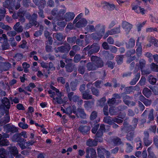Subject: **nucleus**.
<instances>
[{
	"label": "nucleus",
	"instance_id": "8",
	"mask_svg": "<svg viewBox=\"0 0 158 158\" xmlns=\"http://www.w3.org/2000/svg\"><path fill=\"white\" fill-rule=\"evenodd\" d=\"M132 10L137 13H140L143 15L145 13V10L144 9L141 8L139 6L136 5H133L132 7Z\"/></svg>",
	"mask_w": 158,
	"mask_h": 158
},
{
	"label": "nucleus",
	"instance_id": "35",
	"mask_svg": "<svg viewBox=\"0 0 158 158\" xmlns=\"http://www.w3.org/2000/svg\"><path fill=\"white\" fill-rule=\"evenodd\" d=\"M54 36L58 40H61L62 39L63 37L62 35L60 33L53 34Z\"/></svg>",
	"mask_w": 158,
	"mask_h": 158
},
{
	"label": "nucleus",
	"instance_id": "24",
	"mask_svg": "<svg viewBox=\"0 0 158 158\" xmlns=\"http://www.w3.org/2000/svg\"><path fill=\"white\" fill-rule=\"evenodd\" d=\"M10 150L11 153L14 156L16 155L18 153V151L15 146L11 147Z\"/></svg>",
	"mask_w": 158,
	"mask_h": 158
},
{
	"label": "nucleus",
	"instance_id": "22",
	"mask_svg": "<svg viewBox=\"0 0 158 158\" xmlns=\"http://www.w3.org/2000/svg\"><path fill=\"white\" fill-rule=\"evenodd\" d=\"M135 44V40L133 38H131L130 41L127 45V47L128 48H131L133 47Z\"/></svg>",
	"mask_w": 158,
	"mask_h": 158
},
{
	"label": "nucleus",
	"instance_id": "34",
	"mask_svg": "<svg viewBox=\"0 0 158 158\" xmlns=\"http://www.w3.org/2000/svg\"><path fill=\"white\" fill-rule=\"evenodd\" d=\"M151 68L152 70L154 71H158V66L157 65H156L153 63L151 65Z\"/></svg>",
	"mask_w": 158,
	"mask_h": 158
},
{
	"label": "nucleus",
	"instance_id": "47",
	"mask_svg": "<svg viewBox=\"0 0 158 158\" xmlns=\"http://www.w3.org/2000/svg\"><path fill=\"white\" fill-rule=\"evenodd\" d=\"M108 107L107 106H105L103 109V112L105 115H108Z\"/></svg>",
	"mask_w": 158,
	"mask_h": 158
},
{
	"label": "nucleus",
	"instance_id": "45",
	"mask_svg": "<svg viewBox=\"0 0 158 158\" xmlns=\"http://www.w3.org/2000/svg\"><path fill=\"white\" fill-rule=\"evenodd\" d=\"M152 143V141H150L147 139H144V143L146 146H148L150 145Z\"/></svg>",
	"mask_w": 158,
	"mask_h": 158
},
{
	"label": "nucleus",
	"instance_id": "19",
	"mask_svg": "<svg viewBox=\"0 0 158 158\" xmlns=\"http://www.w3.org/2000/svg\"><path fill=\"white\" fill-rule=\"evenodd\" d=\"M68 97L70 100L71 101L72 100L74 102L77 101L78 99V97L77 96H73V93L71 92L68 94Z\"/></svg>",
	"mask_w": 158,
	"mask_h": 158
},
{
	"label": "nucleus",
	"instance_id": "5",
	"mask_svg": "<svg viewBox=\"0 0 158 158\" xmlns=\"http://www.w3.org/2000/svg\"><path fill=\"white\" fill-rule=\"evenodd\" d=\"M97 150L98 156L100 158H104L105 155L106 156V158H109L110 153L104 148L102 147H100Z\"/></svg>",
	"mask_w": 158,
	"mask_h": 158
},
{
	"label": "nucleus",
	"instance_id": "50",
	"mask_svg": "<svg viewBox=\"0 0 158 158\" xmlns=\"http://www.w3.org/2000/svg\"><path fill=\"white\" fill-rule=\"evenodd\" d=\"M114 142L115 144H120L121 142L120 139L118 138H117L114 139Z\"/></svg>",
	"mask_w": 158,
	"mask_h": 158
},
{
	"label": "nucleus",
	"instance_id": "42",
	"mask_svg": "<svg viewBox=\"0 0 158 158\" xmlns=\"http://www.w3.org/2000/svg\"><path fill=\"white\" fill-rule=\"evenodd\" d=\"M134 134L132 132L128 133L127 135V138L128 140H131Z\"/></svg>",
	"mask_w": 158,
	"mask_h": 158
},
{
	"label": "nucleus",
	"instance_id": "33",
	"mask_svg": "<svg viewBox=\"0 0 158 158\" xmlns=\"http://www.w3.org/2000/svg\"><path fill=\"white\" fill-rule=\"evenodd\" d=\"M97 117V113L95 111L93 112L90 116V119L91 120H93L96 118Z\"/></svg>",
	"mask_w": 158,
	"mask_h": 158
},
{
	"label": "nucleus",
	"instance_id": "21",
	"mask_svg": "<svg viewBox=\"0 0 158 158\" xmlns=\"http://www.w3.org/2000/svg\"><path fill=\"white\" fill-rule=\"evenodd\" d=\"M143 93L144 95L148 98L150 96L151 94L150 90L147 88L144 89L143 91Z\"/></svg>",
	"mask_w": 158,
	"mask_h": 158
},
{
	"label": "nucleus",
	"instance_id": "31",
	"mask_svg": "<svg viewBox=\"0 0 158 158\" xmlns=\"http://www.w3.org/2000/svg\"><path fill=\"white\" fill-rule=\"evenodd\" d=\"M148 81L149 82L152 84H154L156 82V79L152 76H149Z\"/></svg>",
	"mask_w": 158,
	"mask_h": 158
},
{
	"label": "nucleus",
	"instance_id": "10",
	"mask_svg": "<svg viewBox=\"0 0 158 158\" xmlns=\"http://www.w3.org/2000/svg\"><path fill=\"white\" fill-rule=\"evenodd\" d=\"M21 136H22L24 138H27V137L26 132L23 131L20 134L14 135L12 137V140L13 141L18 142L19 141V138L21 137Z\"/></svg>",
	"mask_w": 158,
	"mask_h": 158
},
{
	"label": "nucleus",
	"instance_id": "57",
	"mask_svg": "<svg viewBox=\"0 0 158 158\" xmlns=\"http://www.w3.org/2000/svg\"><path fill=\"white\" fill-rule=\"evenodd\" d=\"M57 80L59 82H61L62 84H64L65 82L64 79L63 77H59L57 79Z\"/></svg>",
	"mask_w": 158,
	"mask_h": 158
},
{
	"label": "nucleus",
	"instance_id": "27",
	"mask_svg": "<svg viewBox=\"0 0 158 158\" xmlns=\"http://www.w3.org/2000/svg\"><path fill=\"white\" fill-rule=\"evenodd\" d=\"M118 111V109L113 107H110L109 110L110 114L112 115L115 114Z\"/></svg>",
	"mask_w": 158,
	"mask_h": 158
},
{
	"label": "nucleus",
	"instance_id": "58",
	"mask_svg": "<svg viewBox=\"0 0 158 158\" xmlns=\"http://www.w3.org/2000/svg\"><path fill=\"white\" fill-rule=\"evenodd\" d=\"M156 126H153L149 128V130L153 132H155L156 130Z\"/></svg>",
	"mask_w": 158,
	"mask_h": 158
},
{
	"label": "nucleus",
	"instance_id": "13",
	"mask_svg": "<svg viewBox=\"0 0 158 158\" xmlns=\"http://www.w3.org/2000/svg\"><path fill=\"white\" fill-rule=\"evenodd\" d=\"M57 49L59 51L67 52L70 50V47L68 44H66L64 46L58 47Z\"/></svg>",
	"mask_w": 158,
	"mask_h": 158
},
{
	"label": "nucleus",
	"instance_id": "11",
	"mask_svg": "<svg viewBox=\"0 0 158 158\" xmlns=\"http://www.w3.org/2000/svg\"><path fill=\"white\" fill-rule=\"evenodd\" d=\"M88 23V21L84 18L81 19L76 23V26L78 27H85Z\"/></svg>",
	"mask_w": 158,
	"mask_h": 158
},
{
	"label": "nucleus",
	"instance_id": "29",
	"mask_svg": "<svg viewBox=\"0 0 158 158\" xmlns=\"http://www.w3.org/2000/svg\"><path fill=\"white\" fill-rule=\"evenodd\" d=\"M123 56L122 55L117 56L116 57V61L118 64H120L123 62Z\"/></svg>",
	"mask_w": 158,
	"mask_h": 158
},
{
	"label": "nucleus",
	"instance_id": "9",
	"mask_svg": "<svg viewBox=\"0 0 158 158\" xmlns=\"http://www.w3.org/2000/svg\"><path fill=\"white\" fill-rule=\"evenodd\" d=\"M91 60L92 62H96L98 64V67H101L103 65V63L100 58L96 56H92L91 57Z\"/></svg>",
	"mask_w": 158,
	"mask_h": 158
},
{
	"label": "nucleus",
	"instance_id": "62",
	"mask_svg": "<svg viewBox=\"0 0 158 158\" xmlns=\"http://www.w3.org/2000/svg\"><path fill=\"white\" fill-rule=\"evenodd\" d=\"M85 152L84 150H79L78 151V155L80 156H82L84 155Z\"/></svg>",
	"mask_w": 158,
	"mask_h": 158
},
{
	"label": "nucleus",
	"instance_id": "49",
	"mask_svg": "<svg viewBox=\"0 0 158 158\" xmlns=\"http://www.w3.org/2000/svg\"><path fill=\"white\" fill-rule=\"evenodd\" d=\"M98 127L99 125L98 124L96 125L92 130V132L93 133H95L96 132V131H97Z\"/></svg>",
	"mask_w": 158,
	"mask_h": 158
},
{
	"label": "nucleus",
	"instance_id": "16",
	"mask_svg": "<svg viewBox=\"0 0 158 158\" xmlns=\"http://www.w3.org/2000/svg\"><path fill=\"white\" fill-rule=\"evenodd\" d=\"M86 145L91 147L96 146L97 145V141L95 140L93 141L91 139H89L87 141Z\"/></svg>",
	"mask_w": 158,
	"mask_h": 158
},
{
	"label": "nucleus",
	"instance_id": "25",
	"mask_svg": "<svg viewBox=\"0 0 158 158\" xmlns=\"http://www.w3.org/2000/svg\"><path fill=\"white\" fill-rule=\"evenodd\" d=\"M93 105V103H91L89 101H86L85 102L84 107L86 109L88 110L89 108H90L92 107Z\"/></svg>",
	"mask_w": 158,
	"mask_h": 158
},
{
	"label": "nucleus",
	"instance_id": "60",
	"mask_svg": "<svg viewBox=\"0 0 158 158\" xmlns=\"http://www.w3.org/2000/svg\"><path fill=\"white\" fill-rule=\"evenodd\" d=\"M143 27V25L141 23H138L137 25V27L138 31H140L141 30V28Z\"/></svg>",
	"mask_w": 158,
	"mask_h": 158
},
{
	"label": "nucleus",
	"instance_id": "40",
	"mask_svg": "<svg viewBox=\"0 0 158 158\" xmlns=\"http://www.w3.org/2000/svg\"><path fill=\"white\" fill-rule=\"evenodd\" d=\"M103 120L105 122L108 123L109 124H110L111 123V119L109 117H106L104 118Z\"/></svg>",
	"mask_w": 158,
	"mask_h": 158
},
{
	"label": "nucleus",
	"instance_id": "7",
	"mask_svg": "<svg viewBox=\"0 0 158 158\" xmlns=\"http://www.w3.org/2000/svg\"><path fill=\"white\" fill-rule=\"evenodd\" d=\"M75 17V15L74 13L69 12L66 13L64 15V19L66 22H69L73 19Z\"/></svg>",
	"mask_w": 158,
	"mask_h": 158
},
{
	"label": "nucleus",
	"instance_id": "4",
	"mask_svg": "<svg viewBox=\"0 0 158 158\" xmlns=\"http://www.w3.org/2000/svg\"><path fill=\"white\" fill-rule=\"evenodd\" d=\"M86 151V158H97L96 152L93 148H88Z\"/></svg>",
	"mask_w": 158,
	"mask_h": 158
},
{
	"label": "nucleus",
	"instance_id": "15",
	"mask_svg": "<svg viewBox=\"0 0 158 158\" xmlns=\"http://www.w3.org/2000/svg\"><path fill=\"white\" fill-rule=\"evenodd\" d=\"M139 38L137 40V42L136 43V46H138L137 48L136 49L137 53L138 56H139L141 55L142 47L141 45V44L139 42Z\"/></svg>",
	"mask_w": 158,
	"mask_h": 158
},
{
	"label": "nucleus",
	"instance_id": "43",
	"mask_svg": "<svg viewBox=\"0 0 158 158\" xmlns=\"http://www.w3.org/2000/svg\"><path fill=\"white\" fill-rule=\"evenodd\" d=\"M127 147L126 149V152H131L132 150V147L130 144L128 143H127Z\"/></svg>",
	"mask_w": 158,
	"mask_h": 158
},
{
	"label": "nucleus",
	"instance_id": "3",
	"mask_svg": "<svg viewBox=\"0 0 158 158\" xmlns=\"http://www.w3.org/2000/svg\"><path fill=\"white\" fill-rule=\"evenodd\" d=\"M76 107L73 106L72 107H69L65 110L63 107L61 108V110L63 113L68 114H70L72 112L76 114L78 117H82V116L85 115L84 112V110L81 108H79L76 111Z\"/></svg>",
	"mask_w": 158,
	"mask_h": 158
},
{
	"label": "nucleus",
	"instance_id": "54",
	"mask_svg": "<svg viewBox=\"0 0 158 158\" xmlns=\"http://www.w3.org/2000/svg\"><path fill=\"white\" fill-rule=\"evenodd\" d=\"M107 42L110 44H113L114 43L113 39L111 37H109L107 39Z\"/></svg>",
	"mask_w": 158,
	"mask_h": 158
},
{
	"label": "nucleus",
	"instance_id": "18",
	"mask_svg": "<svg viewBox=\"0 0 158 158\" xmlns=\"http://www.w3.org/2000/svg\"><path fill=\"white\" fill-rule=\"evenodd\" d=\"M20 24L19 22L17 23L14 26V29L17 31L21 32L23 30L22 26H20Z\"/></svg>",
	"mask_w": 158,
	"mask_h": 158
},
{
	"label": "nucleus",
	"instance_id": "52",
	"mask_svg": "<svg viewBox=\"0 0 158 158\" xmlns=\"http://www.w3.org/2000/svg\"><path fill=\"white\" fill-rule=\"evenodd\" d=\"M41 66L44 68H46L48 66V63L42 62L40 63Z\"/></svg>",
	"mask_w": 158,
	"mask_h": 158
},
{
	"label": "nucleus",
	"instance_id": "6",
	"mask_svg": "<svg viewBox=\"0 0 158 158\" xmlns=\"http://www.w3.org/2000/svg\"><path fill=\"white\" fill-rule=\"evenodd\" d=\"M122 27L127 34H128L132 27V25L126 21H123Z\"/></svg>",
	"mask_w": 158,
	"mask_h": 158
},
{
	"label": "nucleus",
	"instance_id": "37",
	"mask_svg": "<svg viewBox=\"0 0 158 158\" xmlns=\"http://www.w3.org/2000/svg\"><path fill=\"white\" fill-rule=\"evenodd\" d=\"M0 27H1L3 29H6L8 30H10L11 28L8 26L7 25H4L1 22H0Z\"/></svg>",
	"mask_w": 158,
	"mask_h": 158
},
{
	"label": "nucleus",
	"instance_id": "41",
	"mask_svg": "<svg viewBox=\"0 0 158 158\" xmlns=\"http://www.w3.org/2000/svg\"><path fill=\"white\" fill-rule=\"evenodd\" d=\"M5 151L4 148H2L0 149V156L3 158L5 156Z\"/></svg>",
	"mask_w": 158,
	"mask_h": 158
},
{
	"label": "nucleus",
	"instance_id": "64",
	"mask_svg": "<svg viewBox=\"0 0 158 158\" xmlns=\"http://www.w3.org/2000/svg\"><path fill=\"white\" fill-rule=\"evenodd\" d=\"M23 66L24 69H27L30 67V65L25 62L23 63Z\"/></svg>",
	"mask_w": 158,
	"mask_h": 158
},
{
	"label": "nucleus",
	"instance_id": "59",
	"mask_svg": "<svg viewBox=\"0 0 158 158\" xmlns=\"http://www.w3.org/2000/svg\"><path fill=\"white\" fill-rule=\"evenodd\" d=\"M66 68L67 71L68 72H71L72 71V67L69 65H66Z\"/></svg>",
	"mask_w": 158,
	"mask_h": 158
},
{
	"label": "nucleus",
	"instance_id": "46",
	"mask_svg": "<svg viewBox=\"0 0 158 158\" xmlns=\"http://www.w3.org/2000/svg\"><path fill=\"white\" fill-rule=\"evenodd\" d=\"M146 56L149 58V61L151 62L152 60V54L148 52L146 54Z\"/></svg>",
	"mask_w": 158,
	"mask_h": 158
},
{
	"label": "nucleus",
	"instance_id": "20",
	"mask_svg": "<svg viewBox=\"0 0 158 158\" xmlns=\"http://www.w3.org/2000/svg\"><path fill=\"white\" fill-rule=\"evenodd\" d=\"M120 32V27H119L112 29L109 32V34L110 35H113L115 34L119 33Z\"/></svg>",
	"mask_w": 158,
	"mask_h": 158
},
{
	"label": "nucleus",
	"instance_id": "14",
	"mask_svg": "<svg viewBox=\"0 0 158 158\" xmlns=\"http://www.w3.org/2000/svg\"><path fill=\"white\" fill-rule=\"evenodd\" d=\"M120 96L117 94H114L113 95V98L111 99H109L108 101V103L110 106L115 103V99L120 98Z\"/></svg>",
	"mask_w": 158,
	"mask_h": 158
},
{
	"label": "nucleus",
	"instance_id": "2",
	"mask_svg": "<svg viewBox=\"0 0 158 158\" xmlns=\"http://www.w3.org/2000/svg\"><path fill=\"white\" fill-rule=\"evenodd\" d=\"M51 88L53 90L55 91L56 92V94H55V92H52L51 90H49L48 91L49 94H50V97L53 98V102L54 103L61 104L66 101V100L67 99L66 98H64V101L61 99V93L59 92V90L57 89L53 86H51Z\"/></svg>",
	"mask_w": 158,
	"mask_h": 158
},
{
	"label": "nucleus",
	"instance_id": "23",
	"mask_svg": "<svg viewBox=\"0 0 158 158\" xmlns=\"http://www.w3.org/2000/svg\"><path fill=\"white\" fill-rule=\"evenodd\" d=\"M140 77V73H138L136 75V77L135 78H134L131 82L130 84L131 85H135L137 81L139 80Z\"/></svg>",
	"mask_w": 158,
	"mask_h": 158
},
{
	"label": "nucleus",
	"instance_id": "55",
	"mask_svg": "<svg viewBox=\"0 0 158 158\" xmlns=\"http://www.w3.org/2000/svg\"><path fill=\"white\" fill-rule=\"evenodd\" d=\"M8 35L10 36H15L16 35V33L14 31H10L7 33Z\"/></svg>",
	"mask_w": 158,
	"mask_h": 158
},
{
	"label": "nucleus",
	"instance_id": "26",
	"mask_svg": "<svg viewBox=\"0 0 158 158\" xmlns=\"http://www.w3.org/2000/svg\"><path fill=\"white\" fill-rule=\"evenodd\" d=\"M83 98L86 100L90 99L92 98V96L89 95L87 92H85L83 94Z\"/></svg>",
	"mask_w": 158,
	"mask_h": 158
},
{
	"label": "nucleus",
	"instance_id": "36",
	"mask_svg": "<svg viewBox=\"0 0 158 158\" xmlns=\"http://www.w3.org/2000/svg\"><path fill=\"white\" fill-rule=\"evenodd\" d=\"M83 15L82 14L80 13L79 15H78L75 18V19H74L73 21V23H76L78 20L80 19L81 17H82Z\"/></svg>",
	"mask_w": 158,
	"mask_h": 158
},
{
	"label": "nucleus",
	"instance_id": "56",
	"mask_svg": "<svg viewBox=\"0 0 158 158\" xmlns=\"http://www.w3.org/2000/svg\"><path fill=\"white\" fill-rule=\"evenodd\" d=\"M102 46L104 49H108L109 48L108 45L106 42H104L102 44Z\"/></svg>",
	"mask_w": 158,
	"mask_h": 158
},
{
	"label": "nucleus",
	"instance_id": "63",
	"mask_svg": "<svg viewBox=\"0 0 158 158\" xmlns=\"http://www.w3.org/2000/svg\"><path fill=\"white\" fill-rule=\"evenodd\" d=\"M107 64L108 67L110 68L111 69H112L113 68L114 64L111 61L108 62Z\"/></svg>",
	"mask_w": 158,
	"mask_h": 158
},
{
	"label": "nucleus",
	"instance_id": "30",
	"mask_svg": "<svg viewBox=\"0 0 158 158\" xmlns=\"http://www.w3.org/2000/svg\"><path fill=\"white\" fill-rule=\"evenodd\" d=\"M19 126L20 127L24 129H27L28 127V126L27 124L22 122L19 123Z\"/></svg>",
	"mask_w": 158,
	"mask_h": 158
},
{
	"label": "nucleus",
	"instance_id": "38",
	"mask_svg": "<svg viewBox=\"0 0 158 158\" xmlns=\"http://www.w3.org/2000/svg\"><path fill=\"white\" fill-rule=\"evenodd\" d=\"M153 110L151 109L150 112L148 116V119L150 120H152L154 119L153 116Z\"/></svg>",
	"mask_w": 158,
	"mask_h": 158
},
{
	"label": "nucleus",
	"instance_id": "12",
	"mask_svg": "<svg viewBox=\"0 0 158 158\" xmlns=\"http://www.w3.org/2000/svg\"><path fill=\"white\" fill-rule=\"evenodd\" d=\"M90 128L89 126H81L79 128V131L83 134H85L89 131Z\"/></svg>",
	"mask_w": 158,
	"mask_h": 158
},
{
	"label": "nucleus",
	"instance_id": "51",
	"mask_svg": "<svg viewBox=\"0 0 158 158\" xmlns=\"http://www.w3.org/2000/svg\"><path fill=\"white\" fill-rule=\"evenodd\" d=\"M102 135L103 132H102V131H101L100 130H99L96 133V136L98 138L102 136Z\"/></svg>",
	"mask_w": 158,
	"mask_h": 158
},
{
	"label": "nucleus",
	"instance_id": "44",
	"mask_svg": "<svg viewBox=\"0 0 158 158\" xmlns=\"http://www.w3.org/2000/svg\"><path fill=\"white\" fill-rule=\"evenodd\" d=\"M106 99L105 98H103L101 99V100L98 101L99 102V105L100 106H102L104 103L106 102Z\"/></svg>",
	"mask_w": 158,
	"mask_h": 158
},
{
	"label": "nucleus",
	"instance_id": "53",
	"mask_svg": "<svg viewBox=\"0 0 158 158\" xmlns=\"http://www.w3.org/2000/svg\"><path fill=\"white\" fill-rule=\"evenodd\" d=\"M17 108L19 110H24L25 108L22 104H18L17 105Z\"/></svg>",
	"mask_w": 158,
	"mask_h": 158
},
{
	"label": "nucleus",
	"instance_id": "48",
	"mask_svg": "<svg viewBox=\"0 0 158 158\" xmlns=\"http://www.w3.org/2000/svg\"><path fill=\"white\" fill-rule=\"evenodd\" d=\"M92 91L93 93V94L94 95H95L96 96H97L99 94V92L98 91L95 89L94 88H93L92 89Z\"/></svg>",
	"mask_w": 158,
	"mask_h": 158
},
{
	"label": "nucleus",
	"instance_id": "28",
	"mask_svg": "<svg viewBox=\"0 0 158 158\" xmlns=\"http://www.w3.org/2000/svg\"><path fill=\"white\" fill-rule=\"evenodd\" d=\"M9 144L8 141L6 139L3 138L0 141V145L2 146H7Z\"/></svg>",
	"mask_w": 158,
	"mask_h": 158
},
{
	"label": "nucleus",
	"instance_id": "17",
	"mask_svg": "<svg viewBox=\"0 0 158 158\" xmlns=\"http://www.w3.org/2000/svg\"><path fill=\"white\" fill-rule=\"evenodd\" d=\"M2 103L6 109H9L10 107V103L9 100L6 98H4L2 101Z\"/></svg>",
	"mask_w": 158,
	"mask_h": 158
},
{
	"label": "nucleus",
	"instance_id": "61",
	"mask_svg": "<svg viewBox=\"0 0 158 158\" xmlns=\"http://www.w3.org/2000/svg\"><path fill=\"white\" fill-rule=\"evenodd\" d=\"M154 142L158 148V137L156 136L154 138Z\"/></svg>",
	"mask_w": 158,
	"mask_h": 158
},
{
	"label": "nucleus",
	"instance_id": "39",
	"mask_svg": "<svg viewBox=\"0 0 158 158\" xmlns=\"http://www.w3.org/2000/svg\"><path fill=\"white\" fill-rule=\"evenodd\" d=\"M144 104L146 106H149L151 103L150 101L148 100V99H143V102Z\"/></svg>",
	"mask_w": 158,
	"mask_h": 158
},
{
	"label": "nucleus",
	"instance_id": "32",
	"mask_svg": "<svg viewBox=\"0 0 158 158\" xmlns=\"http://www.w3.org/2000/svg\"><path fill=\"white\" fill-rule=\"evenodd\" d=\"M10 119V116L8 114H6L5 115L4 119L3 120V122L2 124L3 123H8L9 122Z\"/></svg>",
	"mask_w": 158,
	"mask_h": 158
},
{
	"label": "nucleus",
	"instance_id": "1",
	"mask_svg": "<svg viewBox=\"0 0 158 158\" xmlns=\"http://www.w3.org/2000/svg\"><path fill=\"white\" fill-rule=\"evenodd\" d=\"M86 29L88 32H90L95 31L96 29L99 30L98 33H94L91 35L93 38L96 40H99L101 38L105 31L104 26L100 24L97 25L95 27L93 25L89 24L86 27Z\"/></svg>",
	"mask_w": 158,
	"mask_h": 158
}]
</instances>
